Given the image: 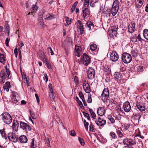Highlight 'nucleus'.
<instances>
[{
	"mask_svg": "<svg viewBox=\"0 0 148 148\" xmlns=\"http://www.w3.org/2000/svg\"><path fill=\"white\" fill-rule=\"evenodd\" d=\"M47 50L48 52H50L51 53V55H54V53L53 52L52 49L50 47H48L47 48Z\"/></svg>",
	"mask_w": 148,
	"mask_h": 148,
	"instance_id": "62",
	"label": "nucleus"
},
{
	"mask_svg": "<svg viewBox=\"0 0 148 148\" xmlns=\"http://www.w3.org/2000/svg\"><path fill=\"white\" fill-rule=\"evenodd\" d=\"M95 122L97 125L101 126L105 125L106 123V121L103 118L98 117L97 121L96 120L95 121Z\"/></svg>",
	"mask_w": 148,
	"mask_h": 148,
	"instance_id": "13",
	"label": "nucleus"
},
{
	"mask_svg": "<svg viewBox=\"0 0 148 148\" xmlns=\"http://www.w3.org/2000/svg\"><path fill=\"white\" fill-rule=\"evenodd\" d=\"M83 87L86 92L89 93L90 92L91 90L90 86L88 83L86 82V81L83 83Z\"/></svg>",
	"mask_w": 148,
	"mask_h": 148,
	"instance_id": "14",
	"label": "nucleus"
},
{
	"mask_svg": "<svg viewBox=\"0 0 148 148\" xmlns=\"http://www.w3.org/2000/svg\"><path fill=\"white\" fill-rule=\"evenodd\" d=\"M138 39V41L140 42H142L143 40V39L141 37V36L140 34H139L137 37V39Z\"/></svg>",
	"mask_w": 148,
	"mask_h": 148,
	"instance_id": "54",
	"label": "nucleus"
},
{
	"mask_svg": "<svg viewBox=\"0 0 148 148\" xmlns=\"http://www.w3.org/2000/svg\"><path fill=\"white\" fill-rule=\"evenodd\" d=\"M40 59L43 61L44 62L47 60L48 59L47 58L45 55V53L44 54V55H42L40 57Z\"/></svg>",
	"mask_w": 148,
	"mask_h": 148,
	"instance_id": "43",
	"label": "nucleus"
},
{
	"mask_svg": "<svg viewBox=\"0 0 148 148\" xmlns=\"http://www.w3.org/2000/svg\"><path fill=\"white\" fill-rule=\"evenodd\" d=\"M89 111L90 112L91 115L92 116L93 118L95 119L96 118V115L95 112L93 111L92 109L90 108H89Z\"/></svg>",
	"mask_w": 148,
	"mask_h": 148,
	"instance_id": "34",
	"label": "nucleus"
},
{
	"mask_svg": "<svg viewBox=\"0 0 148 148\" xmlns=\"http://www.w3.org/2000/svg\"><path fill=\"white\" fill-rule=\"evenodd\" d=\"M5 61V60L4 54H1L0 53V62L2 63L3 62Z\"/></svg>",
	"mask_w": 148,
	"mask_h": 148,
	"instance_id": "35",
	"label": "nucleus"
},
{
	"mask_svg": "<svg viewBox=\"0 0 148 148\" xmlns=\"http://www.w3.org/2000/svg\"><path fill=\"white\" fill-rule=\"evenodd\" d=\"M117 27L113 26L111 30L108 32V33L111 36H113L117 34Z\"/></svg>",
	"mask_w": 148,
	"mask_h": 148,
	"instance_id": "15",
	"label": "nucleus"
},
{
	"mask_svg": "<svg viewBox=\"0 0 148 148\" xmlns=\"http://www.w3.org/2000/svg\"><path fill=\"white\" fill-rule=\"evenodd\" d=\"M70 135L72 136H75L76 135V133L74 130H71L70 132Z\"/></svg>",
	"mask_w": 148,
	"mask_h": 148,
	"instance_id": "57",
	"label": "nucleus"
},
{
	"mask_svg": "<svg viewBox=\"0 0 148 148\" xmlns=\"http://www.w3.org/2000/svg\"><path fill=\"white\" fill-rule=\"evenodd\" d=\"M82 61L84 65L87 66L90 62V58L86 53H84L83 55Z\"/></svg>",
	"mask_w": 148,
	"mask_h": 148,
	"instance_id": "7",
	"label": "nucleus"
},
{
	"mask_svg": "<svg viewBox=\"0 0 148 148\" xmlns=\"http://www.w3.org/2000/svg\"><path fill=\"white\" fill-rule=\"evenodd\" d=\"M1 118L3 121L5 123L10 124L12 121L11 115L8 112H5L1 114Z\"/></svg>",
	"mask_w": 148,
	"mask_h": 148,
	"instance_id": "1",
	"label": "nucleus"
},
{
	"mask_svg": "<svg viewBox=\"0 0 148 148\" xmlns=\"http://www.w3.org/2000/svg\"><path fill=\"white\" fill-rule=\"evenodd\" d=\"M8 137L10 141L14 143H16L18 140L17 136L15 134L10 132L8 134Z\"/></svg>",
	"mask_w": 148,
	"mask_h": 148,
	"instance_id": "5",
	"label": "nucleus"
},
{
	"mask_svg": "<svg viewBox=\"0 0 148 148\" xmlns=\"http://www.w3.org/2000/svg\"><path fill=\"white\" fill-rule=\"evenodd\" d=\"M49 96L50 99L51 101H53L54 100L55 97L53 95V92H49Z\"/></svg>",
	"mask_w": 148,
	"mask_h": 148,
	"instance_id": "46",
	"label": "nucleus"
},
{
	"mask_svg": "<svg viewBox=\"0 0 148 148\" xmlns=\"http://www.w3.org/2000/svg\"><path fill=\"white\" fill-rule=\"evenodd\" d=\"M29 112L30 115L32 118L33 119H36V117L35 113L31 110L29 111Z\"/></svg>",
	"mask_w": 148,
	"mask_h": 148,
	"instance_id": "44",
	"label": "nucleus"
},
{
	"mask_svg": "<svg viewBox=\"0 0 148 148\" xmlns=\"http://www.w3.org/2000/svg\"><path fill=\"white\" fill-rule=\"evenodd\" d=\"M49 88L50 92H53L52 89V85L51 84H49L48 85Z\"/></svg>",
	"mask_w": 148,
	"mask_h": 148,
	"instance_id": "63",
	"label": "nucleus"
},
{
	"mask_svg": "<svg viewBox=\"0 0 148 148\" xmlns=\"http://www.w3.org/2000/svg\"><path fill=\"white\" fill-rule=\"evenodd\" d=\"M79 95L80 97L82 99V100L84 99V95H83L82 92H79Z\"/></svg>",
	"mask_w": 148,
	"mask_h": 148,
	"instance_id": "53",
	"label": "nucleus"
},
{
	"mask_svg": "<svg viewBox=\"0 0 148 148\" xmlns=\"http://www.w3.org/2000/svg\"><path fill=\"white\" fill-rule=\"evenodd\" d=\"M89 130L90 132H93L94 131V128L93 127V125L92 123L90 124L89 126Z\"/></svg>",
	"mask_w": 148,
	"mask_h": 148,
	"instance_id": "58",
	"label": "nucleus"
},
{
	"mask_svg": "<svg viewBox=\"0 0 148 148\" xmlns=\"http://www.w3.org/2000/svg\"><path fill=\"white\" fill-rule=\"evenodd\" d=\"M19 140L20 142L23 143H26L27 141L26 136L24 135H22L20 136L19 137Z\"/></svg>",
	"mask_w": 148,
	"mask_h": 148,
	"instance_id": "18",
	"label": "nucleus"
},
{
	"mask_svg": "<svg viewBox=\"0 0 148 148\" xmlns=\"http://www.w3.org/2000/svg\"><path fill=\"white\" fill-rule=\"evenodd\" d=\"M10 40V38H6V40H5V43L7 47L9 46L8 43L9 42Z\"/></svg>",
	"mask_w": 148,
	"mask_h": 148,
	"instance_id": "59",
	"label": "nucleus"
},
{
	"mask_svg": "<svg viewBox=\"0 0 148 148\" xmlns=\"http://www.w3.org/2000/svg\"><path fill=\"white\" fill-rule=\"evenodd\" d=\"M97 47L96 45L94 44H91L90 47V49L92 51H95L97 49Z\"/></svg>",
	"mask_w": 148,
	"mask_h": 148,
	"instance_id": "39",
	"label": "nucleus"
},
{
	"mask_svg": "<svg viewBox=\"0 0 148 148\" xmlns=\"http://www.w3.org/2000/svg\"><path fill=\"white\" fill-rule=\"evenodd\" d=\"M14 53L15 54V56L16 58L17 57L18 53V49L16 48L14 51Z\"/></svg>",
	"mask_w": 148,
	"mask_h": 148,
	"instance_id": "61",
	"label": "nucleus"
},
{
	"mask_svg": "<svg viewBox=\"0 0 148 148\" xmlns=\"http://www.w3.org/2000/svg\"><path fill=\"white\" fill-rule=\"evenodd\" d=\"M44 53H45L42 51H39L38 53V56L40 58L41 56H42V55H44Z\"/></svg>",
	"mask_w": 148,
	"mask_h": 148,
	"instance_id": "56",
	"label": "nucleus"
},
{
	"mask_svg": "<svg viewBox=\"0 0 148 148\" xmlns=\"http://www.w3.org/2000/svg\"><path fill=\"white\" fill-rule=\"evenodd\" d=\"M104 93V94H109V91L107 88H104L103 90L102 94Z\"/></svg>",
	"mask_w": 148,
	"mask_h": 148,
	"instance_id": "50",
	"label": "nucleus"
},
{
	"mask_svg": "<svg viewBox=\"0 0 148 148\" xmlns=\"http://www.w3.org/2000/svg\"><path fill=\"white\" fill-rule=\"evenodd\" d=\"M0 132L1 134L2 138L4 139L5 140H6L7 139V137H8V136H7L5 132L4 131V130L3 129V130H0Z\"/></svg>",
	"mask_w": 148,
	"mask_h": 148,
	"instance_id": "24",
	"label": "nucleus"
},
{
	"mask_svg": "<svg viewBox=\"0 0 148 148\" xmlns=\"http://www.w3.org/2000/svg\"><path fill=\"white\" fill-rule=\"evenodd\" d=\"M45 63V65L48 69H50L51 67V64L50 61L48 60V59L43 62Z\"/></svg>",
	"mask_w": 148,
	"mask_h": 148,
	"instance_id": "30",
	"label": "nucleus"
},
{
	"mask_svg": "<svg viewBox=\"0 0 148 148\" xmlns=\"http://www.w3.org/2000/svg\"><path fill=\"white\" fill-rule=\"evenodd\" d=\"M123 108L125 112H129L130 111V103L128 101H126L124 103Z\"/></svg>",
	"mask_w": 148,
	"mask_h": 148,
	"instance_id": "19",
	"label": "nucleus"
},
{
	"mask_svg": "<svg viewBox=\"0 0 148 148\" xmlns=\"http://www.w3.org/2000/svg\"><path fill=\"white\" fill-rule=\"evenodd\" d=\"M123 143L125 145H128L127 146H125V148H129L130 140L128 138H126L123 140Z\"/></svg>",
	"mask_w": 148,
	"mask_h": 148,
	"instance_id": "26",
	"label": "nucleus"
},
{
	"mask_svg": "<svg viewBox=\"0 0 148 148\" xmlns=\"http://www.w3.org/2000/svg\"><path fill=\"white\" fill-rule=\"evenodd\" d=\"M12 101L13 103L15 104L18 105L19 103L18 102V101L14 95H13V98L12 100Z\"/></svg>",
	"mask_w": 148,
	"mask_h": 148,
	"instance_id": "31",
	"label": "nucleus"
},
{
	"mask_svg": "<svg viewBox=\"0 0 148 148\" xmlns=\"http://www.w3.org/2000/svg\"><path fill=\"white\" fill-rule=\"evenodd\" d=\"M109 96V94H104V93L101 95V99L103 101L107 100Z\"/></svg>",
	"mask_w": 148,
	"mask_h": 148,
	"instance_id": "29",
	"label": "nucleus"
},
{
	"mask_svg": "<svg viewBox=\"0 0 148 148\" xmlns=\"http://www.w3.org/2000/svg\"><path fill=\"white\" fill-rule=\"evenodd\" d=\"M111 12V9H107V10L106 11L103 12V13L105 14H110V12Z\"/></svg>",
	"mask_w": 148,
	"mask_h": 148,
	"instance_id": "60",
	"label": "nucleus"
},
{
	"mask_svg": "<svg viewBox=\"0 0 148 148\" xmlns=\"http://www.w3.org/2000/svg\"><path fill=\"white\" fill-rule=\"evenodd\" d=\"M38 8L37 6H36V5H33L32 8L31 9V13H33L34 12H36L37 9H38Z\"/></svg>",
	"mask_w": 148,
	"mask_h": 148,
	"instance_id": "33",
	"label": "nucleus"
},
{
	"mask_svg": "<svg viewBox=\"0 0 148 148\" xmlns=\"http://www.w3.org/2000/svg\"><path fill=\"white\" fill-rule=\"evenodd\" d=\"M122 60L123 62L126 64L130 63V54L127 53H123L122 56Z\"/></svg>",
	"mask_w": 148,
	"mask_h": 148,
	"instance_id": "11",
	"label": "nucleus"
},
{
	"mask_svg": "<svg viewBox=\"0 0 148 148\" xmlns=\"http://www.w3.org/2000/svg\"><path fill=\"white\" fill-rule=\"evenodd\" d=\"M55 18H56V15H55L48 14L45 17H44V18L45 19L50 20Z\"/></svg>",
	"mask_w": 148,
	"mask_h": 148,
	"instance_id": "23",
	"label": "nucleus"
},
{
	"mask_svg": "<svg viewBox=\"0 0 148 148\" xmlns=\"http://www.w3.org/2000/svg\"><path fill=\"white\" fill-rule=\"evenodd\" d=\"M110 134L112 138H116L117 137L116 134L113 132H111L110 133Z\"/></svg>",
	"mask_w": 148,
	"mask_h": 148,
	"instance_id": "48",
	"label": "nucleus"
},
{
	"mask_svg": "<svg viewBox=\"0 0 148 148\" xmlns=\"http://www.w3.org/2000/svg\"><path fill=\"white\" fill-rule=\"evenodd\" d=\"M88 98L87 100V102L89 103H91L92 101V100L91 98V96L90 94H88Z\"/></svg>",
	"mask_w": 148,
	"mask_h": 148,
	"instance_id": "51",
	"label": "nucleus"
},
{
	"mask_svg": "<svg viewBox=\"0 0 148 148\" xmlns=\"http://www.w3.org/2000/svg\"><path fill=\"white\" fill-rule=\"evenodd\" d=\"M5 27V30L7 33L8 36H9L10 28L9 25L8 24V22L6 21H5V25H4Z\"/></svg>",
	"mask_w": 148,
	"mask_h": 148,
	"instance_id": "21",
	"label": "nucleus"
},
{
	"mask_svg": "<svg viewBox=\"0 0 148 148\" xmlns=\"http://www.w3.org/2000/svg\"><path fill=\"white\" fill-rule=\"evenodd\" d=\"M19 124L20 127L23 130L26 131L31 130V127L28 124L23 121H20Z\"/></svg>",
	"mask_w": 148,
	"mask_h": 148,
	"instance_id": "8",
	"label": "nucleus"
},
{
	"mask_svg": "<svg viewBox=\"0 0 148 148\" xmlns=\"http://www.w3.org/2000/svg\"><path fill=\"white\" fill-rule=\"evenodd\" d=\"M95 70L92 68H89L88 71V77L89 79H92L95 76Z\"/></svg>",
	"mask_w": 148,
	"mask_h": 148,
	"instance_id": "10",
	"label": "nucleus"
},
{
	"mask_svg": "<svg viewBox=\"0 0 148 148\" xmlns=\"http://www.w3.org/2000/svg\"><path fill=\"white\" fill-rule=\"evenodd\" d=\"M97 113L100 116L103 115L105 113V110L104 108L102 107L99 108L97 110Z\"/></svg>",
	"mask_w": 148,
	"mask_h": 148,
	"instance_id": "20",
	"label": "nucleus"
},
{
	"mask_svg": "<svg viewBox=\"0 0 148 148\" xmlns=\"http://www.w3.org/2000/svg\"><path fill=\"white\" fill-rule=\"evenodd\" d=\"M64 18L66 21V26L71 24V19L67 17H65Z\"/></svg>",
	"mask_w": 148,
	"mask_h": 148,
	"instance_id": "37",
	"label": "nucleus"
},
{
	"mask_svg": "<svg viewBox=\"0 0 148 148\" xmlns=\"http://www.w3.org/2000/svg\"><path fill=\"white\" fill-rule=\"evenodd\" d=\"M137 71L139 72H142L143 71V67L141 66H139L137 67Z\"/></svg>",
	"mask_w": 148,
	"mask_h": 148,
	"instance_id": "40",
	"label": "nucleus"
},
{
	"mask_svg": "<svg viewBox=\"0 0 148 148\" xmlns=\"http://www.w3.org/2000/svg\"><path fill=\"white\" fill-rule=\"evenodd\" d=\"M75 25H76L77 31L78 33L81 35L83 34L84 30L83 27V25L82 22L80 20H78Z\"/></svg>",
	"mask_w": 148,
	"mask_h": 148,
	"instance_id": "3",
	"label": "nucleus"
},
{
	"mask_svg": "<svg viewBox=\"0 0 148 148\" xmlns=\"http://www.w3.org/2000/svg\"><path fill=\"white\" fill-rule=\"evenodd\" d=\"M108 119L112 123H114L115 122V120L111 116H108Z\"/></svg>",
	"mask_w": 148,
	"mask_h": 148,
	"instance_id": "49",
	"label": "nucleus"
},
{
	"mask_svg": "<svg viewBox=\"0 0 148 148\" xmlns=\"http://www.w3.org/2000/svg\"><path fill=\"white\" fill-rule=\"evenodd\" d=\"M119 3L118 0H115L113 4L111 13L113 16H114L117 14L119 8Z\"/></svg>",
	"mask_w": 148,
	"mask_h": 148,
	"instance_id": "2",
	"label": "nucleus"
},
{
	"mask_svg": "<svg viewBox=\"0 0 148 148\" xmlns=\"http://www.w3.org/2000/svg\"><path fill=\"white\" fill-rule=\"evenodd\" d=\"M10 71H8L6 72L4 70H2L0 72V77L4 79H8L10 74Z\"/></svg>",
	"mask_w": 148,
	"mask_h": 148,
	"instance_id": "9",
	"label": "nucleus"
},
{
	"mask_svg": "<svg viewBox=\"0 0 148 148\" xmlns=\"http://www.w3.org/2000/svg\"><path fill=\"white\" fill-rule=\"evenodd\" d=\"M40 59L43 61L44 62L47 60L48 59L47 58L45 55V53L44 54V55H42L40 57Z\"/></svg>",
	"mask_w": 148,
	"mask_h": 148,
	"instance_id": "42",
	"label": "nucleus"
},
{
	"mask_svg": "<svg viewBox=\"0 0 148 148\" xmlns=\"http://www.w3.org/2000/svg\"><path fill=\"white\" fill-rule=\"evenodd\" d=\"M114 75L115 78L117 81L120 82H123L124 79L123 78V76L119 72H115L114 74Z\"/></svg>",
	"mask_w": 148,
	"mask_h": 148,
	"instance_id": "16",
	"label": "nucleus"
},
{
	"mask_svg": "<svg viewBox=\"0 0 148 148\" xmlns=\"http://www.w3.org/2000/svg\"><path fill=\"white\" fill-rule=\"evenodd\" d=\"M86 26H87L89 28V30H91L93 29L94 27V25L93 23L90 21L88 22L86 24Z\"/></svg>",
	"mask_w": 148,
	"mask_h": 148,
	"instance_id": "22",
	"label": "nucleus"
},
{
	"mask_svg": "<svg viewBox=\"0 0 148 148\" xmlns=\"http://www.w3.org/2000/svg\"><path fill=\"white\" fill-rule=\"evenodd\" d=\"M143 34L144 38L148 40V30L145 29L143 31Z\"/></svg>",
	"mask_w": 148,
	"mask_h": 148,
	"instance_id": "32",
	"label": "nucleus"
},
{
	"mask_svg": "<svg viewBox=\"0 0 148 148\" xmlns=\"http://www.w3.org/2000/svg\"><path fill=\"white\" fill-rule=\"evenodd\" d=\"M137 102L136 103V105L139 110L141 111H144L145 110V108L142 105V101L140 97H136Z\"/></svg>",
	"mask_w": 148,
	"mask_h": 148,
	"instance_id": "6",
	"label": "nucleus"
},
{
	"mask_svg": "<svg viewBox=\"0 0 148 148\" xmlns=\"http://www.w3.org/2000/svg\"><path fill=\"white\" fill-rule=\"evenodd\" d=\"M84 5L85 7H87L89 4V0H84Z\"/></svg>",
	"mask_w": 148,
	"mask_h": 148,
	"instance_id": "47",
	"label": "nucleus"
},
{
	"mask_svg": "<svg viewBox=\"0 0 148 148\" xmlns=\"http://www.w3.org/2000/svg\"><path fill=\"white\" fill-rule=\"evenodd\" d=\"M131 40L134 42H136L137 40L136 35L135 34L131 38Z\"/></svg>",
	"mask_w": 148,
	"mask_h": 148,
	"instance_id": "45",
	"label": "nucleus"
},
{
	"mask_svg": "<svg viewBox=\"0 0 148 148\" xmlns=\"http://www.w3.org/2000/svg\"><path fill=\"white\" fill-rule=\"evenodd\" d=\"M19 123L17 121H14L12 125V127L14 130H16L18 127Z\"/></svg>",
	"mask_w": 148,
	"mask_h": 148,
	"instance_id": "27",
	"label": "nucleus"
},
{
	"mask_svg": "<svg viewBox=\"0 0 148 148\" xmlns=\"http://www.w3.org/2000/svg\"><path fill=\"white\" fill-rule=\"evenodd\" d=\"M30 147L31 148H36L37 147L36 142H35L34 138L32 139Z\"/></svg>",
	"mask_w": 148,
	"mask_h": 148,
	"instance_id": "28",
	"label": "nucleus"
},
{
	"mask_svg": "<svg viewBox=\"0 0 148 148\" xmlns=\"http://www.w3.org/2000/svg\"><path fill=\"white\" fill-rule=\"evenodd\" d=\"M75 55L78 57H79L82 54L81 48L80 47L76 45L75 47Z\"/></svg>",
	"mask_w": 148,
	"mask_h": 148,
	"instance_id": "17",
	"label": "nucleus"
},
{
	"mask_svg": "<svg viewBox=\"0 0 148 148\" xmlns=\"http://www.w3.org/2000/svg\"><path fill=\"white\" fill-rule=\"evenodd\" d=\"M83 114H84V116L86 117V118H87V119L88 120H90V117L89 116V114L88 113H86L85 112H83Z\"/></svg>",
	"mask_w": 148,
	"mask_h": 148,
	"instance_id": "55",
	"label": "nucleus"
},
{
	"mask_svg": "<svg viewBox=\"0 0 148 148\" xmlns=\"http://www.w3.org/2000/svg\"><path fill=\"white\" fill-rule=\"evenodd\" d=\"M38 21L40 25L42 27H43V25H44V23L43 21V20L42 17H40L38 18Z\"/></svg>",
	"mask_w": 148,
	"mask_h": 148,
	"instance_id": "38",
	"label": "nucleus"
},
{
	"mask_svg": "<svg viewBox=\"0 0 148 148\" xmlns=\"http://www.w3.org/2000/svg\"><path fill=\"white\" fill-rule=\"evenodd\" d=\"M78 140L80 143L81 145L82 146H84L85 144L84 141L83 139L81 138L80 137L78 138Z\"/></svg>",
	"mask_w": 148,
	"mask_h": 148,
	"instance_id": "41",
	"label": "nucleus"
},
{
	"mask_svg": "<svg viewBox=\"0 0 148 148\" xmlns=\"http://www.w3.org/2000/svg\"><path fill=\"white\" fill-rule=\"evenodd\" d=\"M76 100L79 104L82 105V102L79 100V98L77 96L76 97Z\"/></svg>",
	"mask_w": 148,
	"mask_h": 148,
	"instance_id": "64",
	"label": "nucleus"
},
{
	"mask_svg": "<svg viewBox=\"0 0 148 148\" xmlns=\"http://www.w3.org/2000/svg\"><path fill=\"white\" fill-rule=\"evenodd\" d=\"M131 31H130V33H132L133 32L134 30H135V23L134 22H132L131 23Z\"/></svg>",
	"mask_w": 148,
	"mask_h": 148,
	"instance_id": "36",
	"label": "nucleus"
},
{
	"mask_svg": "<svg viewBox=\"0 0 148 148\" xmlns=\"http://www.w3.org/2000/svg\"><path fill=\"white\" fill-rule=\"evenodd\" d=\"M140 118V115L138 114H136L133 116L131 117V121L133 122L136 121H137Z\"/></svg>",
	"mask_w": 148,
	"mask_h": 148,
	"instance_id": "25",
	"label": "nucleus"
},
{
	"mask_svg": "<svg viewBox=\"0 0 148 148\" xmlns=\"http://www.w3.org/2000/svg\"><path fill=\"white\" fill-rule=\"evenodd\" d=\"M116 133L117 135L120 137H122L123 136L122 133L120 130H117L116 131Z\"/></svg>",
	"mask_w": 148,
	"mask_h": 148,
	"instance_id": "52",
	"label": "nucleus"
},
{
	"mask_svg": "<svg viewBox=\"0 0 148 148\" xmlns=\"http://www.w3.org/2000/svg\"><path fill=\"white\" fill-rule=\"evenodd\" d=\"M110 58L113 62L117 61L119 59V56L117 53L115 51H113L110 53Z\"/></svg>",
	"mask_w": 148,
	"mask_h": 148,
	"instance_id": "12",
	"label": "nucleus"
},
{
	"mask_svg": "<svg viewBox=\"0 0 148 148\" xmlns=\"http://www.w3.org/2000/svg\"><path fill=\"white\" fill-rule=\"evenodd\" d=\"M90 12L89 9L86 8L83 10L82 13V16L83 19L86 20L90 17Z\"/></svg>",
	"mask_w": 148,
	"mask_h": 148,
	"instance_id": "4",
	"label": "nucleus"
}]
</instances>
